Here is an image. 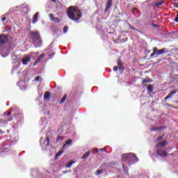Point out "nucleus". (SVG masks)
<instances>
[{
    "label": "nucleus",
    "mask_w": 178,
    "mask_h": 178,
    "mask_svg": "<svg viewBox=\"0 0 178 178\" xmlns=\"http://www.w3.org/2000/svg\"><path fill=\"white\" fill-rule=\"evenodd\" d=\"M176 91H171L168 95L167 97H168V98H172V97H173V95H175V94H176Z\"/></svg>",
    "instance_id": "393cba45"
},
{
    "label": "nucleus",
    "mask_w": 178,
    "mask_h": 178,
    "mask_svg": "<svg viewBox=\"0 0 178 178\" xmlns=\"http://www.w3.org/2000/svg\"><path fill=\"white\" fill-rule=\"evenodd\" d=\"M0 54L3 58H6L9 55V50L6 48L0 47Z\"/></svg>",
    "instance_id": "39448f33"
},
{
    "label": "nucleus",
    "mask_w": 178,
    "mask_h": 178,
    "mask_svg": "<svg viewBox=\"0 0 178 178\" xmlns=\"http://www.w3.org/2000/svg\"><path fill=\"white\" fill-rule=\"evenodd\" d=\"M175 22L176 23H178V15H177V16H176V17H175Z\"/></svg>",
    "instance_id": "4c0bfd02"
},
{
    "label": "nucleus",
    "mask_w": 178,
    "mask_h": 178,
    "mask_svg": "<svg viewBox=\"0 0 178 178\" xmlns=\"http://www.w3.org/2000/svg\"><path fill=\"white\" fill-rule=\"evenodd\" d=\"M31 39L34 44L35 48H38L42 45V41L41 40V37L40 36V33L38 31H34L31 33Z\"/></svg>",
    "instance_id": "20e7f679"
},
{
    "label": "nucleus",
    "mask_w": 178,
    "mask_h": 178,
    "mask_svg": "<svg viewBox=\"0 0 178 178\" xmlns=\"http://www.w3.org/2000/svg\"><path fill=\"white\" fill-rule=\"evenodd\" d=\"M122 168H123V170H126V168H124V165L122 164Z\"/></svg>",
    "instance_id": "37998d69"
},
{
    "label": "nucleus",
    "mask_w": 178,
    "mask_h": 178,
    "mask_svg": "<svg viewBox=\"0 0 178 178\" xmlns=\"http://www.w3.org/2000/svg\"><path fill=\"white\" fill-rule=\"evenodd\" d=\"M49 16L51 20H52V22H55V23H59V18L55 17L54 16V14H49Z\"/></svg>",
    "instance_id": "4468645a"
},
{
    "label": "nucleus",
    "mask_w": 178,
    "mask_h": 178,
    "mask_svg": "<svg viewBox=\"0 0 178 178\" xmlns=\"http://www.w3.org/2000/svg\"><path fill=\"white\" fill-rule=\"evenodd\" d=\"M104 170H97L96 171V176H99V175H102Z\"/></svg>",
    "instance_id": "bb28decb"
},
{
    "label": "nucleus",
    "mask_w": 178,
    "mask_h": 178,
    "mask_svg": "<svg viewBox=\"0 0 178 178\" xmlns=\"http://www.w3.org/2000/svg\"><path fill=\"white\" fill-rule=\"evenodd\" d=\"M19 140V136H8L6 138V141L3 143V151L5 152L6 149H9L10 148V145L13 143H16V141Z\"/></svg>",
    "instance_id": "f03ea898"
},
{
    "label": "nucleus",
    "mask_w": 178,
    "mask_h": 178,
    "mask_svg": "<svg viewBox=\"0 0 178 178\" xmlns=\"http://www.w3.org/2000/svg\"><path fill=\"white\" fill-rule=\"evenodd\" d=\"M168 153L162 149L157 150V154L159 155V156H166Z\"/></svg>",
    "instance_id": "f8f14e48"
},
{
    "label": "nucleus",
    "mask_w": 178,
    "mask_h": 178,
    "mask_svg": "<svg viewBox=\"0 0 178 178\" xmlns=\"http://www.w3.org/2000/svg\"><path fill=\"white\" fill-rule=\"evenodd\" d=\"M62 154H63V151H60L58 152L56 154V159H58V156H60V155H62Z\"/></svg>",
    "instance_id": "c85d7f7f"
},
{
    "label": "nucleus",
    "mask_w": 178,
    "mask_h": 178,
    "mask_svg": "<svg viewBox=\"0 0 178 178\" xmlns=\"http://www.w3.org/2000/svg\"><path fill=\"white\" fill-rule=\"evenodd\" d=\"M40 145L42 147H48L49 145V138L47 137L46 140H41Z\"/></svg>",
    "instance_id": "9d476101"
},
{
    "label": "nucleus",
    "mask_w": 178,
    "mask_h": 178,
    "mask_svg": "<svg viewBox=\"0 0 178 178\" xmlns=\"http://www.w3.org/2000/svg\"><path fill=\"white\" fill-rule=\"evenodd\" d=\"M155 56H156V47L153 48V54H152L150 55V58L152 59H154V58H157V57H155Z\"/></svg>",
    "instance_id": "a211bd4d"
},
{
    "label": "nucleus",
    "mask_w": 178,
    "mask_h": 178,
    "mask_svg": "<svg viewBox=\"0 0 178 178\" xmlns=\"http://www.w3.org/2000/svg\"><path fill=\"white\" fill-rule=\"evenodd\" d=\"M38 15H39V13H36L33 15V18L32 19L33 24H35V23H37V22L38 21Z\"/></svg>",
    "instance_id": "ddd939ff"
},
{
    "label": "nucleus",
    "mask_w": 178,
    "mask_h": 178,
    "mask_svg": "<svg viewBox=\"0 0 178 178\" xmlns=\"http://www.w3.org/2000/svg\"><path fill=\"white\" fill-rule=\"evenodd\" d=\"M40 62H41V58H40V57H38L37 58V60H35V63L33 64V66H35V65H37V63H40Z\"/></svg>",
    "instance_id": "7c9ffc66"
},
{
    "label": "nucleus",
    "mask_w": 178,
    "mask_h": 178,
    "mask_svg": "<svg viewBox=\"0 0 178 178\" xmlns=\"http://www.w3.org/2000/svg\"><path fill=\"white\" fill-rule=\"evenodd\" d=\"M94 151H95V152H99V150L98 149V148H95L92 150V152H94Z\"/></svg>",
    "instance_id": "c9c22d12"
},
{
    "label": "nucleus",
    "mask_w": 178,
    "mask_h": 178,
    "mask_svg": "<svg viewBox=\"0 0 178 178\" xmlns=\"http://www.w3.org/2000/svg\"><path fill=\"white\" fill-rule=\"evenodd\" d=\"M73 163H76V161H70L68 163L66 164L65 168H72V165H73Z\"/></svg>",
    "instance_id": "4be33fe9"
},
{
    "label": "nucleus",
    "mask_w": 178,
    "mask_h": 178,
    "mask_svg": "<svg viewBox=\"0 0 178 178\" xmlns=\"http://www.w3.org/2000/svg\"><path fill=\"white\" fill-rule=\"evenodd\" d=\"M70 144H72V140H67L65 144L63 145V148H65V147H66V145H70Z\"/></svg>",
    "instance_id": "cd10ccee"
},
{
    "label": "nucleus",
    "mask_w": 178,
    "mask_h": 178,
    "mask_svg": "<svg viewBox=\"0 0 178 178\" xmlns=\"http://www.w3.org/2000/svg\"><path fill=\"white\" fill-rule=\"evenodd\" d=\"M88 156H90V151L87 152L86 153H85L83 155L82 159H87V158H88Z\"/></svg>",
    "instance_id": "5701e85b"
},
{
    "label": "nucleus",
    "mask_w": 178,
    "mask_h": 178,
    "mask_svg": "<svg viewBox=\"0 0 178 178\" xmlns=\"http://www.w3.org/2000/svg\"><path fill=\"white\" fill-rule=\"evenodd\" d=\"M15 118H17V115H15Z\"/></svg>",
    "instance_id": "3c124183"
},
{
    "label": "nucleus",
    "mask_w": 178,
    "mask_h": 178,
    "mask_svg": "<svg viewBox=\"0 0 178 178\" xmlns=\"http://www.w3.org/2000/svg\"><path fill=\"white\" fill-rule=\"evenodd\" d=\"M151 131H158V130H161V127H151Z\"/></svg>",
    "instance_id": "a878e982"
},
{
    "label": "nucleus",
    "mask_w": 178,
    "mask_h": 178,
    "mask_svg": "<svg viewBox=\"0 0 178 178\" xmlns=\"http://www.w3.org/2000/svg\"><path fill=\"white\" fill-rule=\"evenodd\" d=\"M112 1L113 0H108L106 4V8L104 10L105 13H106V12H108L109 10V9H111V6H112Z\"/></svg>",
    "instance_id": "9b49d317"
},
{
    "label": "nucleus",
    "mask_w": 178,
    "mask_h": 178,
    "mask_svg": "<svg viewBox=\"0 0 178 178\" xmlns=\"http://www.w3.org/2000/svg\"><path fill=\"white\" fill-rule=\"evenodd\" d=\"M19 118H20V115H18Z\"/></svg>",
    "instance_id": "603ef678"
},
{
    "label": "nucleus",
    "mask_w": 178,
    "mask_h": 178,
    "mask_svg": "<svg viewBox=\"0 0 178 178\" xmlns=\"http://www.w3.org/2000/svg\"><path fill=\"white\" fill-rule=\"evenodd\" d=\"M54 55H55V54H53L52 56H54Z\"/></svg>",
    "instance_id": "864d4df0"
},
{
    "label": "nucleus",
    "mask_w": 178,
    "mask_h": 178,
    "mask_svg": "<svg viewBox=\"0 0 178 178\" xmlns=\"http://www.w3.org/2000/svg\"><path fill=\"white\" fill-rule=\"evenodd\" d=\"M164 99L166 101L167 99H169V98H168V96H166V97L164 98Z\"/></svg>",
    "instance_id": "c03bdc74"
},
{
    "label": "nucleus",
    "mask_w": 178,
    "mask_h": 178,
    "mask_svg": "<svg viewBox=\"0 0 178 178\" xmlns=\"http://www.w3.org/2000/svg\"><path fill=\"white\" fill-rule=\"evenodd\" d=\"M67 98V95H64L63 98L60 101V104H63L66 101V99Z\"/></svg>",
    "instance_id": "b1692460"
},
{
    "label": "nucleus",
    "mask_w": 178,
    "mask_h": 178,
    "mask_svg": "<svg viewBox=\"0 0 178 178\" xmlns=\"http://www.w3.org/2000/svg\"><path fill=\"white\" fill-rule=\"evenodd\" d=\"M31 59L30 58V56H26L24 57L22 60V65H27L29 62H31Z\"/></svg>",
    "instance_id": "1a4fd4ad"
},
{
    "label": "nucleus",
    "mask_w": 178,
    "mask_h": 178,
    "mask_svg": "<svg viewBox=\"0 0 178 178\" xmlns=\"http://www.w3.org/2000/svg\"><path fill=\"white\" fill-rule=\"evenodd\" d=\"M44 99L49 101V99H51V93H49V92H46L44 95Z\"/></svg>",
    "instance_id": "dca6fc26"
},
{
    "label": "nucleus",
    "mask_w": 178,
    "mask_h": 178,
    "mask_svg": "<svg viewBox=\"0 0 178 178\" xmlns=\"http://www.w3.org/2000/svg\"><path fill=\"white\" fill-rule=\"evenodd\" d=\"M6 20V17H3L2 19H1V22H5Z\"/></svg>",
    "instance_id": "a19ab883"
},
{
    "label": "nucleus",
    "mask_w": 178,
    "mask_h": 178,
    "mask_svg": "<svg viewBox=\"0 0 178 178\" xmlns=\"http://www.w3.org/2000/svg\"><path fill=\"white\" fill-rule=\"evenodd\" d=\"M162 138H163V136H159L157 140L159 141V140H162Z\"/></svg>",
    "instance_id": "ea45409f"
},
{
    "label": "nucleus",
    "mask_w": 178,
    "mask_h": 178,
    "mask_svg": "<svg viewBox=\"0 0 178 178\" xmlns=\"http://www.w3.org/2000/svg\"><path fill=\"white\" fill-rule=\"evenodd\" d=\"M8 42V37L5 35H0V45H3Z\"/></svg>",
    "instance_id": "6e6552de"
},
{
    "label": "nucleus",
    "mask_w": 178,
    "mask_h": 178,
    "mask_svg": "<svg viewBox=\"0 0 178 178\" xmlns=\"http://www.w3.org/2000/svg\"><path fill=\"white\" fill-rule=\"evenodd\" d=\"M164 3H165L164 1H161L160 2L156 3L154 6V8H158L159 6H162V5H163Z\"/></svg>",
    "instance_id": "aec40b11"
},
{
    "label": "nucleus",
    "mask_w": 178,
    "mask_h": 178,
    "mask_svg": "<svg viewBox=\"0 0 178 178\" xmlns=\"http://www.w3.org/2000/svg\"><path fill=\"white\" fill-rule=\"evenodd\" d=\"M4 116L6 122H12L13 120V114L11 112H6Z\"/></svg>",
    "instance_id": "423d86ee"
},
{
    "label": "nucleus",
    "mask_w": 178,
    "mask_h": 178,
    "mask_svg": "<svg viewBox=\"0 0 178 178\" xmlns=\"http://www.w3.org/2000/svg\"><path fill=\"white\" fill-rule=\"evenodd\" d=\"M0 122L1 123H5V121H3V120H1Z\"/></svg>",
    "instance_id": "a18cd8bd"
},
{
    "label": "nucleus",
    "mask_w": 178,
    "mask_h": 178,
    "mask_svg": "<svg viewBox=\"0 0 178 178\" xmlns=\"http://www.w3.org/2000/svg\"><path fill=\"white\" fill-rule=\"evenodd\" d=\"M152 26L154 28L158 27V25L156 24H152Z\"/></svg>",
    "instance_id": "58836bf2"
},
{
    "label": "nucleus",
    "mask_w": 178,
    "mask_h": 178,
    "mask_svg": "<svg viewBox=\"0 0 178 178\" xmlns=\"http://www.w3.org/2000/svg\"><path fill=\"white\" fill-rule=\"evenodd\" d=\"M118 69L121 71L123 72V70H124V68L123 67V65L122 64V61L120 60L118 61Z\"/></svg>",
    "instance_id": "f3484780"
},
{
    "label": "nucleus",
    "mask_w": 178,
    "mask_h": 178,
    "mask_svg": "<svg viewBox=\"0 0 178 178\" xmlns=\"http://www.w3.org/2000/svg\"><path fill=\"white\" fill-rule=\"evenodd\" d=\"M178 15V14H177Z\"/></svg>",
    "instance_id": "5fc2aeb1"
},
{
    "label": "nucleus",
    "mask_w": 178,
    "mask_h": 178,
    "mask_svg": "<svg viewBox=\"0 0 178 178\" xmlns=\"http://www.w3.org/2000/svg\"><path fill=\"white\" fill-rule=\"evenodd\" d=\"M156 56H155V58H158L159 55H163V54H168V50H166V48H163L161 49L158 50V47H156Z\"/></svg>",
    "instance_id": "0eeeda50"
},
{
    "label": "nucleus",
    "mask_w": 178,
    "mask_h": 178,
    "mask_svg": "<svg viewBox=\"0 0 178 178\" xmlns=\"http://www.w3.org/2000/svg\"><path fill=\"white\" fill-rule=\"evenodd\" d=\"M67 15L71 20L76 22L77 23H79V20H80L83 16L81 11L79 10V8H74L72 6L68 8Z\"/></svg>",
    "instance_id": "f257e3e1"
},
{
    "label": "nucleus",
    "mask_w": 178,
    "mask_h": 178,
    "mask_svg": "<svg viewBox=\"0 0 178 178\" xmlns=\"http://www.w3.org/2000/svg\"><path fill=\"white\" fill-rule=\"evenodd\" d=\"M52 2H56V0H51Z\"/></svg>",
    "instance_id": "8fccbe9b"
},
{
    "label": "nucleus",
    "mask_w": 178,
    "mask_h": 178,
    "mask_svg": "<svg viewBox=\"0 0 178 178\" xmlns=\"http://www.w3.org/2000/svg\"><path fill=\"white\" fill-rule=\"evenodd\" d=\"M40 79H41V76H36L35 79V81H40Z\"/></svg>",
    "instance_id": "f704fd0d"
},
{
    "label": "nucleus",
    "mask_w": 178,
    "mask_h": 178,
    "mask_svg": "<svg viewBox=\"0 0 178 178\" xmlns=\"http://www.w3.org/2000/svg\"><path fill=\"white\" fill-rule=\"evenodd\" d=\"M168 145V142L166 140H164L157 144L156 147L157 148H163V147H165V145Z\"/></svg>",
    "instance_id": "2eb2a0df"
},
{
    "label": "nucleus",
    "mask_w": 178,
    "mask_h": 178,
    "mask_svg": "<svg viewBox=\"0 0 178 178\" xmlns=\"http://www.w3.org/2000/svg\"><path fill=\"white\" fill-rule=\"evenodd\" d=\"M0 134H3V131L0 129Z\"/></svg>",
    "instance_id": "49530a36"
},
{
    "label": "nucleus",
    "mask_w": 178,
    "mask_h": 178,
    "mask_svg": "<svg viewBox=\"0 0 178 178\" xmlns=\"http://www.w3.org/2000/svg\"><path fill=\"white\" fill-rule=\"evenodd\" d=\"M67 30H69V27L65 26L63 28V33H64V34H66V33H67Z\"/></svg>",
    "instance_id": "473e14b6"
},
{
    "label": "nucleus",
    "mask_w": 178,
    "mask_h": 178,
    "mask_svg": "<svg viewBox=\"0 0 178 178\" xmlns=\"http://www.w3.org/2000/svg\"><path fill=\"white\" fill-rule=\"evenodd\" d=\"M122 160L128 162L129 165H134V163L138 162V158H137L136 154L131 153L122 154Z\"/></svg>",
    "instance_id": "7ed1b4c3"
},
{
    "label": "nucleus",
    "mask_w": 178,
    "mask_h": 178,
    "mask_svg": "<svg viewBox=\"0 0 178 178\" xmlns=\"http://www.w3.org/2000/svg\"><path fill=\"white\" fill-rule=\"evenodd\" d=\"M108 165L111 168H114V169H118V163H116V162L110 163Z\"/></svg>",
    "instance_id": "6ab92c4d"
},
{
    "label": "nucleus",
    "mask_w": 178,
    "mask_h": 178,
    "mask_svg": "<svg viewBox=\"0 0 178 178\" xmlns=\"http://www.w3.org/2000/svg\"><path fill=\"white\" fill-rule=\"evenodd\" d=\"M20 83H21L20 81L17 82V86H20Z\"/></svg>",
    "instance_id": "de8ad7c7"
},
{
    "label": "nucleus",
    "mask_w": 178,
    "mask_h": 178,
    "mask_svg": "<svg viewBox=\"0 0 178 178\" xmlns=\"http://www.w3.org/2000/svg\"><path fill=\"white\" fill-rule=\"evenodd\" d=\"M21 7L23 8H24V9H26V7H24V6H21Z\"/></svg>",
    "instance_id": "09e8293b"
},
{
    "label": "nucleus",
    "mask_w": 178,
    "mask_h": 178,
    "mask_svg": "<svg viewBox=\"0 0 178 178\" xmlns=\"http://www.w3.org/2000/svg\"><path fill=\"white\" fill-rule=\"evenodd\" d=\"M45 57V54H40V56H39V58L40 59H42L43 58H44Z\"/></svg>",
    "instance_id": "72a5a7b5"
},
{
    "label": "nucleus",
    "mask_w": 178,
    "mask_h": 178,
    "mask_svg": "<svg viewBox=\"0 0 178 178\" xmlns=\"http://www.w3.org/2000/svg\"><path fill=\"white\" fill-rule=\"evenodd\" d=\"M146 83H149V81H147V79H143L142 83L144 85L145 87H147Z\"/></svg>",
    "instance_id": "2f4dec72"
},
{
    "label": "nucleus",
    "mask_w": 178,
    "mask_h": 178,
    "mask_svg": "<svg viewBox=\"0 0 178 178\" xmlns=\"http://www.w3.org/2000/svg\"><path fill=\"white\" fill-rule=\"evenodd\" d=\"M63 136H58L56 138V141L59 142V141H63Z\"/></svg>",
    "instance_id": "c756f323"
},
{
    "label": "nucleus",
    "mask_w": 178,
    "mask_h": 178,
    "mask_svg": "<svg viewBox=\"0 0 178 178\" xmlns=\"http://www.w3.org/2000/svg\"><path fill=\"white\" fill-rule=\"evenodd\" d=\"M118 66H115V67H113L114 72H118Z\"/></svg>",
    "instance_id": "e433bc0d"
},
{
    "label": "nucleus",
    "mask_w": 178,
    "mask_h": 178,
    "mask_svg": "<svg viewBox=\"0 0 178 178\" xmlns=\"http://www.w3.org/2000/svg\"><path fill=\"white\" fill-rule=\"evenodd\" d=\"M100 151H102V152H105V149L101 148V149H100Z\"/></svg>",
    "instance_id": "79ce46f5"
},
{
    "label": "nucleus",
    "mask_w": 178,
    "mask_h": 178,
    "mask_svg": "<svg viewBox=\"0 0 178 178\" xmlns=\"http://www.w3.org/2000/svg\"><path fill=\"white\" fill-rule=\"evenodd\" d=\"M147 91L148 92H152L154 91V86L152 85H148Z\"/></svg>",
    "instance_id": "412c9836"
}]
</instances>
